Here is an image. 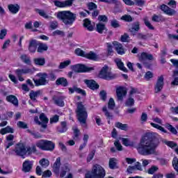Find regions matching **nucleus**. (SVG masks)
<instances>
[{
    "label": "nucleus",
    "instance_id": "0eeeda50",
    "mask_svg": "<svg viewBox=\"0 0 178 178\" xmlns=\"http://www.w3.org/2000/svg\"><path fill=\"white\" fill-rule=\"evenodd\" d=\"M92 175L93 178H104L106 172L100 165H94L92 168Z\"/></svg>",
    "mask_w": 178,
    "mask_h": 178
},
{
    "label": "nucleus",
    "instance_id": "f704fd0d",
    "mask_svg": "<svg viewBox=\"0 0 178 178\" xmlns=\"http://www.w3.org/2000/svg\"><path fill=\"white\" fill-rule=\"evenodd\" d=\"M7 133H14V129L13 127L10 126H7L6 127H3V129H1L0 134L2 135L7 134Z\"/></svg>",
    "mask_w": 178,
    "mask_h": 178
},
{
    "label": "nucleus",
    "instance_id": "680f3d73",
    "mask_svg": "<svg viewBox=\"0 0 178 178\" xmlns=\"http://www.w3.org/2000/svg\"><path fill=\"white\" fill-rule=\"evenodd\" d=\"M59 120L58 115H54L52 118H50V123H56Z\"/></svg>",
    "mask_w": 178,
    "mask_h": 178
},
{
    "label": "nucleus",
    "instance_id": "37998d69",
    "mask_svg": "<svg viewBox=\"0 0 178 178\" xmlns=\"http://www.w3.org/2000/svg\"><path fill=\"white\" fill-rule=\"evenodd\" d=\"M116 161H117V159H115V158H111L109 159L110 169H116V168H117Z\"/></svg>",
    "mask_w": 178,
    "mask_h": 178
},
{
    "label": "nucleus",
    "instance_id": "bb28decb",
    "mask_svg": "<svg viewBox=\"0 0 178 178\" xmlns=\"http://www.w3.org/2000/svg\"><path fill=\"white\" fill-rule=\"evenodd\" d=\"M33 63L35 65L43 66L44 65L46 60L44 57H38L33 58Z\"/></svg>",
    "mask_w": 178,
    "mask_h": 178
},
{
    "label": "nucleus",
    "instance_id": "f3484780",
    "mask_svg": "<svg viewBox=\"0 0 178 178\" xmlns=\"http://www.w3.org/2000/svg\"><path fill=\"white\" fill-rule=\"evenodd\" d=\"M14 140L15 136H13V134H8V136H6V140L5 143V147L6 149L10 148V147H12V145H14Z\"/></svg>",
    "mask_w": 178,
    "mask_h": 178
},
{
    "label": "nucleus",
    "instance_id": "6ab92c4d",
    "mask_svg": "<svg viewBox=\"0 0 178 178\" xmlns=\"http://www.w3.org/2000/svg\"><path fill=\"white\" fill-rule=\"evenodd\" d=\"M161 8L165 14H168V15H174L176 14L175 10H173V8H170L168 6H166V4H162L161 6Z\"/></svg>",
    "mask_w": 178,
    "mask_h": 178
},
{
    "label": "nucleus",
    "instance_id": "a211bd4d",
    "mask_svg": "<svg viewBox=\"0 0 178 178\" xmlns=\"http://www.w3.org/2000/svg\"><path fill=\"white\" fill-rule=\"evenodd\" d=\"M123 1L128 6H134V4H136V6H141L145 3V0H135L134 1H133V0H123Z\"/></svg>",
    "mask_w": 178,
    "mask_h": 178
},
{
    "label": "nucleus",
    "instance_id": "6e6d98bb",
    "mask_svg": "<svg viewBox=\"0 0 178 178\" xmlns=\"http://www.w3.org/2000/svg\"><path fill=\"white\" fill-rule=\"evenodd\" d=\"M115 99H113V98H110L108 100V108L109 109H113V108H115Z\"/></svg>",
    "mask_w": 178,
    "mask_h": 178
},
{
    "label": "nucleus",
    "instance_id": "a878e982",
    "mask_svg": "<svg viewBox=\"0 0 178 178\" xmlns=\"http://www.w3.org/2000/svg\"><path fill=\"white\" fill-rule=\"evenodd\" d=\"M53 99L56 105H58L59 106H64L65 102L63 99H65V97H53Z\"/></svg>",
    "mask_w": 178,
    "mask_h": 178
},
{
    "label": "nucleus",
    "instance_id": "f8f14e48",
    "mask_svg": "<svg viewBox=\"0 0 178 178\" xmlns=\"http://www.w3.org/2000/svg\"><path fill=\"white\" fill-rule=\"evenodd\" d=\"M153 121L156 122V123L151 122V126L158 129V130H160V131H162L163 133H168L165 127L161 126V124H162V120L160 118H154Z\"/></svg>",
    "mask_w": 178,
    "mask_h": 178
},
{
    "label": "nucleus",
    "instance_id": "b1692460",
    "mask_svg": "<svg viewBox=\"0 0 178 178\" xmlns=\"http://www.w3.org/2000/svg\"><path fill=\"white\" fill-rule=\"evenodd\" d=\"M8 8L12 14H17L20 10V6L19 4H8Z\"/></svg>",
    "mask_w": 178,
    "mask_h": 178
},
{
    "label": "nucleus",
    "instance_id": "5701e85b",
    "mask_svg": "<svg viewBox=\"0 0 178 178\" xmlns=\"http://www.w3.org/2000/svg\"><path fill=\"white\" fill-rule=\"evenodd\" d=\"M154 57L152 54H149L148 53H141L140 57H139V60L141 62L146 61L147 60H153Z\"/></svg>",
    "mask_w": 178,
    "mask_h": 178
},
{
    "label": "nucleus",
    "instance_id": "774afa93",
    "mask_svg": "<svg viewBox=\"0 0 178 178\" xmlns=\"http://www.w3.org/2000/svg\"><path fill=\"white\" fill-rule=\"evenodd\" d=\"M170 62L172 63L173 67L178 69V60L175 58H171Z\"/></svg>",
    "mask_w": 178,
    "mask_h": 178
},
{
    "label": "nucleus",
    "instance_id": "5fc2aeb1",
    "mask_svg": "<svg viewBox=\"0 0 178 178\" xmlns=\"http://www.w3.org/2000/svg\"><path fill=\"white\" fill-rule=\"evenodd\" d=\"M157 170H159V168H157V166H152L147 170V173L149 175H154L156 172H157Z\"/></svg>",
    "mask_w": 178,
    "mask_h": 178
},
{
    "label": "nucleus",
    "instance_id": "1a4fd4ad",
    "mask_svg": "<svg viewBox=\"0 0 178 178\" xmlns=\"http://www.w3.org/2000/svg\"><path fill=\"white\" fill-rule=\"evenodd\" d=\"M38 76L39 77V79H33L35 86H46V84H48L49 80L47 79V74L39 73L38 74Z\"/></svg>",
    "mask_w": 178,
    "mask_h": 178
},
{
    "label": "nucleus",
    "instance_id": "864d4df0",
    "mask_svg": "<svg viewBox=\"0 0 178 178\" xmlns=\"http://www.w3.org/2000/svg\"><path fill=\"white\" fill-rule=\"evenodd\" d=\"M75 54L77 56H80L81 57H85L86 58V54L83 50H81V49H76Z\"/></svg>",
    "mask_w": 178,
    "mask_h": 178
},
{
    "label": "nucleus",
    "instance_id": "7c9ffc66",
    "mask_svg": "<svg viewBox=\"0 0 178 178\" xmlns=\"http://www.w3.org/2000/svg\"><path fill=\"white\" fill-rule=\"evenodd\" d=\"M83 26H85V28H87L88 31H93L94 29V26L93 25H92L91 21H90L88 18H86L85 19H83Z\"/></svg>",
    "mask_w": 178,
    "mask_h": 178
},
{
    "label": "nucleus",
    "instance_id": "20e7f679",
    "mask_svg": "<svg viewBox=\"0 0 178 178\" xmlns=\"http://www.w3.org/2000/svg\"><path fill=\"white\" fill-rule=\"evenodd\" d=\"M76 106V115L78 120H79L80 123L85 124L88 118L86 108H85V106L83 104H82V102H77Z\"/></svg>",
    "mask_w": 178,
    "mask_h": 178
},
{
    "label": "nucleus",
    "instance_id": "2f4dec72",
    "mask_svg": "<svg viewBox=\"0 0 178 178\" xmlns=\"http://www.w3.org/2000/svg\"><path fill=\"white\" fill-rule=\"evenodd\" d=\"M115 125V127H118L121 130L127 131L129 129V124H127V123H122L121 122H117Z\"/></svg>",
    "mask_w": 178,
    "mask_h": 178
},
{
    "label": "nucleus",
    "instance_id": "2eb2a0df",
    "mask_svg": "<svg viewBox=\"0 0 178 178\" xmlns=\"http://www.w3.org/2000/svg\"><path fill=\"white\" fill-rule=\"evenodd\" d=\"M113 44L118 54H120V56L125 54L124 47L122 43H119V42H113Z\"/></svg>",
    "mask_w": 178,
    "mask_h": 178
},
{
    "label": "nucleus",
    "instance_id": "f03ea898",
    "mask_svg": "<svg viewBox=\"0 0 178 178\" xmlns=\"http://www.w3.org/2000/svg\"><path fill=\"white\" fill-rule=\"evenodd\" d=\"M60 166L61 159L59 156L56 159V162H54V163L53 164V172L54 173H55V175H56V176L60 175V177H65V176H66V173H67V172H70V169L69 166H67V165H64L63 166H62L61 169Z\"/></svg>",
    "mask_w": 178,
    "mask_h": 178
},
{
    "label": "nucleus",
    "instance_id": "79ce46f5",
    "mask_svg": "<svg viewBox=\"0 0 178 178\" xmlns=\"http://www.w3.org/2000/svg\"><path fill=\"white\" fill-rule=\"evenodd\" d=\"M37 148L35 145H32V147H27L26 148V154L31 155V154L36 152Z\"/></svg>",
    "mask_w": 178,
    "mask_h": 178
},
{
    "label": "nucleus",
    "instance_id": "c85d7f7f",
    "mask_svg": "<svg viewBox=\"0 0 178 178\" xmlns=\"http://www.w3.org/2000/svg\"><path fill=\"white\" fill-rule=\"evenodd\" d=\"M85 83L87 84L88 87H89V88H92V90H97V88H99V87L98 83H96L95 81L86 80L85 81Z\"/></svg>",
    "mask_w": 178,
    "mask_h": 178
},
{
    "label": "nucleus",
    "instance_id": "0e129e2a",
    "mask_svg": "<svg viewBox=\"0 0 178 178\" xmlns=\"http://www.w3.org/2000/svg\"><path fill=\"white\" fill-rule=\"evenodd\" d=\"M144 21H145V24L146 26H147V28H149V29H154V27L153 26V25H152L151 22H149V21L147 19V18H145Z\"/></svg>",
    "mask_w": 178,
    "mask_h": 178
},
{
    "label": "nucleus",
    "instance_id": "ea45409f",
    "mask_svg": "<svg viewBox=\"0 0 178 178\" xmlns=\"http://www.w3.org/2000/svg\"><path fill=\"white\" fill-rule=\"evenodd\" d=\"M37 12L41 17H43V18H52V17H51V15H49V14H48V13H47V11L44 10L38 9Z\"/></svg>",
    "mask_w": 178,
    "mask_h": 178
},
{
    "label": "nucleus",
    "instance_id": "e2e57ef3",
    "mask_svg": "<svg viewBox=\"0 0 178 178\" xmlns=\"http://www.w3.org/2000/svg\"><path fill=\"white\" fill-rule=\"evenodd\" d=\"M88 7L89 10H95V8H97V5L95 3L90 1V3H88Z\"/></svg>",
    "mask_w": 178,
    "mask_h": 178
},
{
    "label": "nucleus",
    "instance_id": "72a5a7b5",
    "mask_svg": "<svg viewBox=\"0 0 178 178\" xmlns=\"http://www.w3.org/2000/svg\"><path fill=\"white\" fill-rule=\"evenodd\" d=\"M72 130H73V138L74 140H79V137H80V134H81V131L79 130V129H78V127H76V126H74L72 127Z\"/></svg>",
    "mask_w": 178,
    "mask_h": 178
},
{
    "label": "nucleus",
    "instance_id": "c9c22d12",
    "mask_svg": "<svg viewBox=\"0 0 178 178\" xmlns=\"http://www.w3.org/2000/svg\"><path fill=\"white\" fill-rule=\"evenodd\" d=\"M139 29H140V22H134L132 24L131 29H130V32L133 35H135L136 31H139Z\"/></svg>",
    "mask_w": 178,
    "mask_h": 178
},
{
    "label": "nucleus",
    "instance_id": "dca6fc26",
    "mask_svg": "<svg viewBox=\"0 0 178 178\" xmlns=\"http://www.w3.org/2000/svg\"><path fill=\"white\" fill-rule=\"evenodd\" d=\"M164 84V78L163 75H161V76H159L157 82L156 83L155 85V91L156 92H159L162 90Z\"/></svg>",
    "mask_w": 178,
    "mask_h": 178
},
{
    "label": "nucleus",
    "instance_id": "423d86ee",
    "mask_svg": "<svg viewBox=\"0 0 178 178\" xmlns=\"http://www.w3.org/2000/svg\"><path fill=\"white\" fill-rule=\"evenodd\" d=\"M99 77L106 81H111L116 78V75L109 71L108 65H104L99 74Z\"/></svg>",
    "mask_w": 178,
    "mask_h": 178
},
{
    "label": "nucleus",
    "instance_id": "3c124183",
    "mask_svg": "<svg viewBox=\"0 0 178 178\" xmlns=\"http://www.w3.org/2000/svg\"><path fill=\"white\" fill-rule=\"evenodd\" d=\"M107 47V55L111 56L112 53H113V49L111 43H106Z\"/></svg>",
    "mask_w": 178,
    "mask_h": 178
},
{
    "label": "nucleus",
    "instance_id": "13d9d810",
    "mask_svg": "<svg viewBox=\"0 0 178 178\" xmlns=\"http://www.w3.org/2000/svg\"><path fill=\"white\" fill-rule=\"evenodd\" d=\"M134 102H135L134 98L129 97V98H128V99H127L126 105L127 106H132L134 105Z\"/></svg>",
    "mask_w": 178,
    "mask_h": 178
},
{
    "label": "nucleus",
    "instance_id": "bf43d9fd",
    "mask_svg": "<svg viewBox=\"0 0 178 178\" xmlns=\"http://www.w3.org/2000/svg\"><path fill=\"white\" fill-rule=\"evenodd\" d=\"M165 144H166V145H168V147H170V148L177 147V143H175L174 141H165Z\"/></svg>",
    "mask_w": 178,
    "mask_h": 178
},
{
    "label": "nucleus",
    "instance_id": "473e14b6",
    "mask_svg": "<svg viewBox=\"0 0 178 178\" xmlns=\"http://www.w3.org/2000/svg\"><path fill=\"white\" fill-rule=\"evenodd\" d=\"M48 50V46L46 43H39L38 47V53H43Z\"/></svg>",
    "mask_w": 178,
    "mask_h": 178
},
{
    "label": "nucleus",
    "instance_id": "a18cd8bd",
    "mask_svg": "<svg viewBox=\"0 0 178 178\" xmlns=\"http://www.w3.org/2000/svg\"><path fill=\"white\" fill-rule=\"evenodd\" d=\"M71 63H72L71 60H67L66 61H63V63H60L59 65L60 70H63L64 68H66V67H68V65H70Z\"/></svg>",
    "mask_w": 178,
    "mask_h": 178
},
{
    "label": "nucleus",
    "instance_id": "9b49d317",
    "mask_svg": "<svg viewBox=\"0 0 178 178\" xmlns=\"http://www.w3.org/2000/svg\"><path fill=\"white\" fill-rule=\"evenodd\" d=\"M13 151L19 156H24L26 154V148L24 144L22 143L17 144Z\"/></svg>",
    "mask_w": 178,
    "mask_h": 178
},
{
    "label": "nucleus",
    "instance_id": "052dcab7",
    "mask_svg": "<svg viewBox=\"0 0 178 178\" xmlns=\"http://www.w3.org/2000/svg\"><path fill=\"white\" fill-rule=\"evenodd\" d=\"M103 111L104 112L106 116H107V118H108L109 119L113 118L112 113H110V112H108V111H107V106L103 107Z\"/></svg>",
    "mask_w": 178,
    "mask_h": 178
},
{
    "label": "nucleus",
    "instance_id": "58836bf2",
    "mask_svg": "<svg viewBox=\"0 0 178 178\" xmlns=\"http://www.w3.org/2000/svg\"><path fill=\"white\" fill-rule=\"evenodd\" d=\"M97 31L99 32V33H103V32L107 31L104 24H102V22H99L97 24Z\"/></svg>",
    "mask_w": 178,
    "mask_h": 178
},
{
    "label": "nucleus",
    "instance_id": "393cba45",
    "mask_svg": "<svg viewBox=\"0 0 178 178\" xmlns=\"http://www.w3.org/2000/svg\"><path fill=\"white\" fill-rule=\"evenodd\" d=\"M115 63L120 70H121L122 71H124V72H128L127 68H126L124 67V63H122V60H120V58H116L115 60Z\"/></svg>",
    "mask_w": 178,
    "mask_h": 178
},
{
    "label": "nucleus",
    "instance_id": "69168bd1",
    "mask_svg": "<svg viewBox=\"0 0 178 178\" xmlns=\"http://www.w3.org/2000/svg\"><path fill=\"white\" fill-rule=\"evenodd\" d=\"M17 126L22 129H27L28 127V125L26 124V123H25V122H22V121L17 122Z\"/></svg>",
    "mask_w": 178,
    "mask_h": 178
},
{
    "label": "nucleus",
    "instance_id": "ddd939ff",
    "mask_svg": "<svg viewBox=\"0 0 178 178\" xmlns=\"http://www.w3.org/2000/svg\"><path fill=\"white\" fill-rule=\"evenodd\" d=\"M75 0H63L60 1L59 0H56L54 1L55 6L57 7H71Z\"/></svg>",
    "mask_w": 178,
    "mask_h": 178
},
{
    "label": "nucleus",
    "instance_id": "6e6552de",
    "mask_svg": "<svg viewBox=\"0 0 178 178\" xmlns=\"http://www.w3.org/2000/svg\"><path fill=\"white\" fill-rule=\"evenodd\" d=\"M35 70L33 68H29V67L23 68L22 70L18 69L15 70V74L17 75L19 81L20 82H24V79L22 76L24 74H29L33 75L34 74Z\"/></svg>",
    "mask_w": 178,
    "mask_h": 178
},
{
    "label": "nucleus",
    "instance_id": "4468645a",
    "mask_svg": "<svg viewBox=\"0 0 178 178\" xmlns=\"http://www.w3.org/2000/svg\"><path fill=\"white\" fill-rule=\"evenodd\" d=\"M116 94L118 99L122 101L124 97L127 95V91L123 86H118V88H116Z\"/></svg>",
    "mask_w": 178,
    "mask_h": 178
},
{
    "label": "nucleus",
    "instance_id": "4d7b16f0",
    "mask_svg": "<svg viewBox=\"0 0 178 178\" xmlns=\"http://www.w3.org/2000/svg\"><path fill=\"white\" fill-rule=\"evenodd\" d=\"M167 129L171 131L173 134H177V130L175 129V127H173L172 124H168Z\"/></svg>",
    "mask_w": 178,
    "mask_h": 178
},
{
    "label": "nucleus",
    "instance_id": "49530a36",
    "mask_svg": "<svg viewBox=\"0 0 178 178\" xmlns=\"http://www.w3.org/2000/svg\"><path fill=\"white\" fill-rule=\"evenodd\" d=\"M67 127L66 122H62L61 129H58V131H59V133H65V131H67Z\"/></svg>",
    "mask_w": 178,
    "mask_h": 178
},
{
    "label": "nucleus",
    "instance_id": "c756f323",
    "mask_svg": "<svg viewBox=\"0 0 178 178\" xmlns=\"http://www.w3.org/2000/svg\"><path fill=\"white\" fill-rule=\"evenodd\" d=\"M86 58L89 60H93L96 61L99 58V56L94 53L93 51H90L89 53H86Z\"/></svg>",
    "mask_w": 178,
    "mask_h": 178
},
{
    "label": "nucleus",
    "instance_id": "39448f33",
    "mask_svg": "<svg viewBox=\"0 0 178 178\" xmlns=\"http://www.w3.org/2000/svg\"><path fill=\"white\" fill-rule=\"evenodd\" d=\"M36 147L43 151H54L55 144L49 140H39V141L36 143Z\"/></svg>",
    "mask_w": 178,
    "mask_h": 178
},
{
    "label": "nucleus",
    "instance_id": "9d476101",
    "mask_svg": "<svg viewBox=\"0 0 178 178\" xmlns=\"http://www.w3.org/2000/svg\"><path fill=\"white\" fill-rule=\"evenodd\" d=\"M95 67H86L81 64H77L74 65L73 70L75 72H90V71H94Z\"/></svg>",
    "mask_w": 178,
    "mask_h": 178
},
{
    "label": "nucleus",
    "instance_id": "09e8293b",
    "mask_svg": "<svg viewBox=\"0 0 178 178\" xmlns=\"http://www.w3.org/2000/svg\"><path fill=\"white\" fill-rule=\"evenodd\" d=\"M111 25L113 26V28H120V24L118 19H111Z\"/></svg>",
    "mask_w": 178,
    "mask_h": 178
},
{
    "label": "nucleus",
    "instance_id": "8fccbe9b",
    "mask_svg": "<svg viewBox=\"0 0 178 178\" xmlns=\"http://www.w3.org/2000/svg\"><path fill=\"white\" fill-rule=\"evenodd\" d=\"M40 163L42 168H47L49 165V161H48V159H43L40 161Z\"/></svg>",
    "mask_w": 178,
    "mask_h": 178
},
{
    "label": "nucleus",
    "instance_id": "4be33fe9",
    "mask_svg": "<svg viewBox=\"0 0 178 178\" xmlns=\"http://www.w3.org/2000/svg\"><path fill=\"white\" fill-rule=\"evenodd\" d=\"M33 166V163L31 161H25L23 163L22 170L25 172V173L30 172Z\"/></svg>",
    "mask_w": 178,
    "mask_h": 178
},
{
    "label": "nucleus",
    "instance_id": "de8ad7c7",
    "mask_svg": "<svg viewBox=\"0 0 178 178\" xmlns=\"http://www.w3.org/2000/svg\"><path fill=\"white\" fill-rule=\"evenodd\" d=\"M121 19H122L123 21H127V22H131V21H133L131 15H129V14H124V15H122L121 17Z\"/></svg>",
    "mask_w": 178,
    "mask_h": 178
},
{
    "label": "nucleus",
    "instance_id": "603ef678",
    "mask_svg": "<svg viewBox=\"0 0 178 178\" xmlns=\"http://www.w3.org/2000/svg\"><path fill=\"white\" fill-rule=\"evenodd\" d=\"M172 166H173L175 170H176V172H177V173H178V158L175 157L173 159Z\"/></svg>",
    "mask_w": 178,
    "mask_h": 178
},
{
    "label": "nucleus",
    "instance_id": "e433bc0d",
    "mask_svg": "<svg viewBox=\"0 0 178 178\" xmlns=\"http://www.w3.org/2000/svg\"><path fill=\"white\" fill-rule=\"evenodd\" d=\"M20 58L22 61H23V63H24L25 64H27L28 65H31V60L30 57H29L26 54H22L20 56Z\"/></svg>",
    "mask_w": 178,
    "mask_h": 178
},
{
    "label": "nucleus",
    "instance_id": "338daca9",
    "mask_svg": "<svg viewBox=\"0 0 178 178\" xmlns=\"http://www.w3.org/2000/svg\"><path fill=\"white\" fill-rule=\"evenodd\" d=\"M145 78L147 81H149V79H152L153 78V74L150 71H148V72H146L145 75Z\"/></svg>",
    "mask_w": 178,
    "mask_h": 178
},
{
    "label": "nucleus",
    "instance_id": "f257e3e1",
    "mask_svg": "<svg viewBox=\"0 0 178 178\" xmlns=\"http://www.w3.org/2000/svg\"><path fill=\"white\" fill-rule=\"evenodd\" d=\"M157 133H147L136 145V149L140 155H152L154 154L159 143Z\"/></svg>",
    "mask_w": 178,
    "mask_h": 178
},
{
    "label": "nucleus",
    "instance_id": "cd10ccee",
    "mask_svg": "<svg viewBox=\"0 0 178 178\" xmlns=\"http://www.w3.org/2000/svg\"><path fill=\"white\" fill-rule=\"evenodd\" d=\"M7 101L9 102H11L15 106L19 105V100L17 99V97H15V95H7L6 97Z\"/></svg>",
    "mask_w": 178,
    "mask_h": 178
},
{
    "label": "nucleus",
    "instance_id": "412c9836",
    "mask_svg": "<svg viewBox=\"0 0 178 178\" xmlns=\"http://www.w3.org/2000/svg\"><path fill=\"white\" fill-rule=\"evenodd\" d=\"M40 119L41 120L40 124L43 129H47V123L49 122L48 118L44 115V113H40Z\"/></svg>",
    "mask_w": 178,
    "mask_h": 178
},
{
    "label": "nucleus",
    "instance_id": "4c0bfd02",
    "mask_svg": "<svg viewBox=\"0 0 178 178\" xmlns=\"http://www.w3.org/2000/svg\"><path fill=\"white\" fill-rule=\"evenodd\" d=\"M69 91L72 94L74 92V91H76V92H79L80 94H83V95H85L86 94L85 90H82V89H79V88H76V86H74L73 88H69Z\"/></svg>",
    "mask_w": 178,
    "mask_h": 178
},
{
    "label": "nucleus",
    "instance_id": "7ed1b4c3",
    "mask_svg": "<svg viewBox=\"0 0 178 178\" xmlns=\"http://www.w3.org/2000/svg\"><path fill=\"white\" fill-rule=\"evenodd\" d=\"M57 17L61 19L66 25H72L76 20V14L70 10L59 11L57 14Z\"/></svg>",
    "mask_w": 178,
    "mask_h": 178
},
{
    "label": "nucleus",
    "instance_id": "c03bdc74",
    "mask_svg": "<svg viewBox=\"0 0 178 178\" xmlns=\"http://www.w3.org/2000/svg\"><path fill=\"white\" fill-rule=\"evenodd\" d=\"M40 91H33L31 90L29 93V97L33 101H35L36 98L40 95Z\"/></svg>",
    "mask_w": 178,
    "mask_h": 178
},
{
    "label": "nucleus",
    "instance_id": "aec40b11",
    "mask_svg": "<svg viewBox=\"0 0 178 178\" xmlns=\"http://www.w3.org/2000/svg\"><path fill=\"white\" fill-rule=\"evenodd\" d=\"M37 40H31L29 41V50L31 53H35L37 50Z\"/></svg>",
    "mask_w": 178,
    "mask_h": 178
},
{
    "label": "nucleus",
    "instance_id": "a19ab883",
    "mask_svg": "<svg viewBox=\"0 0 178 178\" xmlns=\"http://www.w3.org/2000/svg\"><path fill=\"white\" fill-rule=\"evenodd\" d=\"M56 84H61V86H63V87H66V86H68L67 79L65 78H59L56 80Z\"/></svg>",
    "mask_w": 178,
    "mask_h": 178
}]
</instances>
